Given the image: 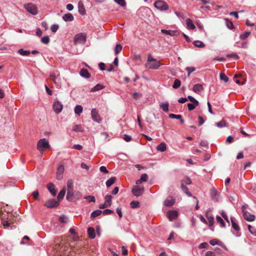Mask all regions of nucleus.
I'll use <instances>...</instances> for the list:
<instances>
[{
  "mask_svg": "<svg viewBox=\"0 0 256 256\" xmlns=\"http://www.w3.org/2000/svg\"><path fill=\"white\" fill-rule=\"evenodd\" d=\"M116 178V177H112L110 179L108 180L106 182V186L108 188L115 183Z\"/></svg>",
  "mask_w": 256,
  "mask_h": 256,
  "instance_id": "25",
  "label": "nucleus"
},
{
  "mask_svg": "<svg viewBox=\"0 0 256 256\" xmlns=\"http://www.w3.org/2000/svg\"><path fill=\"white\" fill-rule=\"evenodd\" d=\"M222 216L224 218L229 224V220L226 214L224 212L222 211L221 213Z\"/></svg>",
  "mask_w": 256,
  "mask_h": 256,
  "instance_id": "61",
  "label": "nucleus"
},
{
  "mask_svg": "<svg viewBox=\"0 0 256 256\" xmlns=\"http://www.w3.org/2000/svg\"><path fill=\"white\" fill-rule=\"evenodd\" d=\"M162 34H165L170 36H176L178 35V32L177 30H166L165 29L161 30Z\"/></svg>",
  "mask_w": 256,
  "mask_h": 256,
  "instance_id": "14",
  "label": "nucleus"
},
{
  "mask_svg": "<svg viewBox=\"0 0 256 256\" xmlns=\"http://www.w3.org/2000/svg\"><path fill=\"white\" fill-rule=\"evenodd\" d=\"M18 53L23 56H28L30 54V50H24L22 48L19 49L18 51Z\"/></svg>",
  "mask_w": 256,
  "mask_h": 256,
  "instance_id": "29",
  "label": "nucleus"
},
{
  "mask_svg": "<svg viewBox=\"0 0 256 256\" xmlns=\"http://www.w3.org/2000/svg\"><path fill=\"white\" fill-rule=\"evenodd\" d=\"M122 46L120 44L116 45L114 48V53L116 54H118L122 50Z\"/></svg>",
  "mask_w": 256,
  "mask_h": 256,
  "instance_id": "36",
  "label": "nucleus"
},
{
  "mask_svg": "<svg viewBox=\"0 0 256 256\" xmlns=\"http://www.w3.org/2000/svg\"><path fill=\"white\" fill-rule=\"evenodd\" d=\"M245 206H242V211L243 212V215L244 218L248 221L252 222L255 220V216L253 214H251L250 213L245 212Z\"/></svg>",
  "mask_w": 256,
  "mask_h": 256,
  "instance_id": "9",
  "label": "nucleus"
},
{
  "mask_svg": "<svg viewBox=\"0 0 256 256\" xmlns=\"http://www.w3.org/2000/svg\"><path fill=\"white\" fill-rule=\"evenodd\" d=\"M204 89L203 86L201 84H196L193 87V90L195 92H199L202 90Z\"/></svg>",
  "mask_w": 256,
  "mask_h": 256,
  "instance_id": "23",
  "label": "nucleus"
},
{
  "mask_svg": "<svg viewBox=\"0 0 256 256\" xmlns=\"http://www.w3.org/2000/svg\"><path fill=\"white\" fill-rule=\"evenodd\" d=\"M230 220H231L232 228L234 230H236V231H238L240 230V228L239 226L237 223V221L235 219V218L234 217L230 218Z\"/></svg>",
  "mask_w": 256,
  "mask_h": 256,
  "instance_id": "17",
  "label": "nucleus"
},
{
  "mask_svg": "<svg viewBox=\"0 0 256 256\" xmlns=\"http://www.w3.org/2000/svg\"><path fill=\"white\" fill-rule=\"evenodd\" d=\"M86 39V34L80 32L76 34L74 38V44H85Z\"/></svg>",
  "mask_w": 256,
  "mask_h": 256,
  "instance_id": "4",
  "label": "nucleus"
},
{
  "mask_svg": "<svg viewBox=\"0 0 256 256\" xmlns=\"http://www.w3.org/2000/svg\"><path fill=\"white\" fill-rule=\"evenodd\" d=\"M220 243V241L216 238L212 239L210 241V244L212 246H215L216 244L219 245Z\"/></svg>",
  "mask_w": 256,
  "mask_h": 256,
  "instance_id": "45",
  "label": "nucleus"
},
{
  "mask_svg": "<svg viewBox=\"0 0 256 256\" xmlns=\"http://www.w3.org/2000/svg\"><path fill=\"white\" fill-rule=\"evenodd\" d=\"M169 104L168 102L161 103L160 104V108L164 112H168Z\"/></svg>",
  "mask_w": 256,
  "mask_h": 256,
  "instance_id": "24",
  "label": "nucleus"
},
{
  "mask_svg": "<svg viewBox=\"0 0 256 256\" xmlns=\"http://www.w3.org/2000/svg\"><path fill=\"white\" fill-rule=\"evenodd\" d=\"M80 74L81 76L86 78H88L90 76V74L88 72V70L84 68H82L80 70Z\"/></svg>",
  "mask_w": 256,
  "mask_h": 256,
  "instance_id": "15",
  "label": "nucleus"
},
{
  "mask_svg": "<svg viewBox=\"0 0 256 256\" xmlns=\"http://www.w3.org/2000/svg\"><path fill=\"white\" fill-rule=\"evenodd\" d=\"M24 8L28 12L32 14H36L38 13L36 6L32 4H28L24 6Z\"/></svg>",
  "mask_w": 256,
  "mask_h": 256,
  "instance_id": "6",
  "label": "nucleus"
},
{
  "mask_svg": "<svg viewBox=\"0 0 256 256\" xmlns=\"http://www.w3.org/2000/svg\"><path fill=\"white\" fill-rule=\"evenodd\" d=\"M88 237L92 239H94L96 236L95 230L92 227H90L88 230Z\"/></svg>",
  "mask_w": 256,
  "mask_h": 256,
  "instance_id": "20",
  "label": "nucleus"
},
{
  "mask_svg": "<svg viewBox=\"0 0 256 256\" xmlns=\"http://www.w3.org/2000/svg\"><path fill=\"white\" fill-rule=\"evenodd\" d=\"M37 149L41 154H42L44 150L50 148L48 141L45 138L40 139L36 146Z\"/></svg>",
  "mask_w": 256,
  "mask_h": 256,
  "instance_id": "2",
  "label": "nucleus"
},
{
  "mask_svg": "<svg viewBox=\"0 0 256 256\" xmlns=\"http://www.w3.org/2000/svg\"><path fill=\"white\" fill-rule=\"evenodd\" d=\"M100 170L101 172H102L104 174H108V171L104 166H101L100 168Z\"/></svg>",
  "mask_w": 256,
  "mask_h": 256,
  "instance_id": "60",
  "label": "nucleus"
},
{
  "mask_svg": "<svg viewBox=\"0 0 256 256\" xmlns=\"http://www.w3.org/2000/svg\"><path fill=\"white\" fill-rule=\"evenodd\" d=\"M78 6L79 13L82 15L84 14L86 10L84 4L81 2H79Z\"/></svg>",
  "mask_w": 256,
  "mask_h": 256,
  "instance_id": "28",
  "label": "nucleus"
},
{
  "mask_svg": "<svg viewBox=\"0 0 256 256\" xmlns=\"http://www.w3.org/2000/svg\"><path fill=\"white\" fill-rule=\"evenodd\" d=\"M169 118H171L179 119L180 120V122H181V123L182 124L184 122V120L182 118V116L180 115H179V114L176 115V114H170L169 115Z\"/></svg>",
  "mask_w": 256,
  "mask_h": 256,
  "instance_id": "30",
  "label": "nucleus"
},
{
  "mask_svg": "<svg viewBox=\"0 0 256 256\" xmlns=\"http://www.w3.org/2000/svg\"><path fill=\"white\" fill-rule=\"evenodd\" d=\"M216 125L217 127L222 128L225 127L226 126V122L225 120H222L221 121H220L218 122H216Z\"/></svg>",
  "mask_w": 256,
  "mask_h": 256,
  "instance_id": "37",
  "label": "nucleus"
},
{
  "mask_svg": "<svg viewBox=\"0 0 256 256\" xmlns=\"http://www.w3.org/2000/svg\"><path fill=\"white\" fill-rule=\"evenodd\" d=\"M208 246V244L207 242H202L200 244L199 246L200 248H207Z\"/></svg>",
  "mask_w": 256,
  "mask_h": 256,
  "instance_id": "62",
  "label": "nucleus"
},
{
  "mask_svg": "<svg viewBox=\"0 0 256 256\" xmlns=\"http://www.w3.org/2000/svg\"><path fill=\"white\" fill-rule=\"evenodd\" d=\"M102 212L101 210H97L92 212L90 214V217L92 218H94L98 216H100Z\"/></svg>",
  "mask_w": 256,
  "mask_h": 256,
  "instance_id": "34",
  "label": "nucleus"
},
{
  "mask_svg": "<svg viewBox=\"0 0 256 256\" xmlns=\"http://www.w3.org/2000/svg\"><path fill=\"white\" fill-rule=\"evenodd\" d=\"M92 118L94 122L98 123H100L102 120L98 113H92Z\"/></svg>",
  "mask_w": 256,
  "mask_h": 256,
  "instance_id": "21",
  "label": "nucleus"
},
{
  "mask_svg": "<svg viewBox=\"0 0 256 256\" xmlns=\"http://www.w3.org/2000/svg\"><path fill=\"white\" fill-rule=\"evenodd\" d=\"M180 81L178 79H176L172 85V88L174 89L178 88L180 86Z\"/></svg>",
  "mask_w": 256,
  "mask_h": 256,
  "instance_id": "40",
  "label": "nucleus"
},
{
  "mask_svg": "<svg viewBox=\"0 0 256 256\" xmlns=\"http://www.w3.org/2000/svg\"><path fill=\"white\" fill-rule=\"evenodd\" d=\"M175 202V200L171 196L168 197L164 201V205L166 206H172Z\"/></svg>",
  "mask_w": 256,
  "mask_h": 256,
  "instance_id": "13",
  "label": "nucleus"
},
{
  "mask_svg": "<svg viewBox=\"0 0 256 256\" xmlns=\"http://www.w3.org/2000/svg\"><path fill=\"white\" fill-rule=\"evenodd\" d=\"M216 220L218 222H219L222 227L224 228L225 227V223L223 220L220 216H216Z\"/></svg>",
  "mask_w": 256,
  "mask_h": 256,
  "instance_id": "43",
  "label": "nucleus"
},
{
  "mask_svg": "<svg viewBox=\"0 0 256 256\" xmlns=\"http://www.w3.org/2000/svg\"><path fill=\"white\" fill-rule=\"evenodd\" d=\"M191 183H192L191 180L189 178H188V177L184 178L182 180V184H184H184L189 185V184H190Z\"/></svg>",
  "mask_w": 256,
  "mask_h": 256,
  "instance_id": "41",
  "label": "nucleus"
},
{
  "mask_svg": "<svg viewBox=\"0 0 256 256\" xmlns=\"http://www.w3.org/2000/svg\"><path fill=\"white\" fill-rule=\"evenodd\" d=\"M114 2L122 6H126L125 0H114Z\"/></svg>",
  "mask_w": 256,
  "mask_h": 256,
  "instance_id": "55",
  "label": "nucleus"
},
{
  "mask_svg": "<svg viewBox=\"0 0 256 256\" xmlns=\"http://www.w3.org/2000/svg\"><path fill=\"white\" fill-rule=\"evenodd\" d=\"M198 120L199 126L202 125L205 122V120L204 119V118L200 116H198Z\"/></svg>",
  "mask_w": 256,
  "mask_h": 256,
  "instance_id": "63",
  "label": "nucleus"
},
{
  "mask_svg": "<svg viewBox=\"0 0 256 256\" xmlns=\"http://www.w3.org/2000/svg\"><path fill=\"white\" fill-rule=\"evenodd\" d=\"M130 206L132 208H138L140 206V202L138 201H132L130 203Z\"/></svg>",
  "mask_w": 256,
  "mask_h": 256,
  "instance_id": "38",
  "label": "nucleus"
},
{
  "mask_svg": "<svg viewBox=\"0 0 256 256\" xmlns=\"http://www.w3.org/2000/svg\"><path fill=\"white\" fill-rule=\"evenodd\" d=\"M140 179L142 181V182H147L148 180V176L147 174H142L140 176Z\"/></svg>",
  "mask_w": 256,
  "mask_h": 256,
  "instance_id": "53",
  "label": "nucleus"
},
{
  "mask_svg": "<svg viewBox=\"0 0 256 256\" xmlns=\"http://www.w3.org/2000/svg\"><path fill=\"white\" fill-rule=\"evenodd\" d=\"M248 229L250 232L254 236H256V228L250 225L248 226Z\"/></svg>",
  "mask_w": 256,
  "mask_h": 256,
  "instance_id": "42",
  "label": "nucleus"
},
{
  "mask_svg": "<svg viewBox=\"0 0 256 256\" xmlns=\"http://www.w3.org/2000/svg\"><path fill=\"white\" fill-rule=\"evenodd\" d=\"M104 88V86L100 84H97L96 86H95L94 88H92L91 90V92H96L100 90H101L103 89Z\"/></svg>",
  "mask_w": 256,
  "mask_h": 256,
  "instance_id": "32",
  "label": "nucleus"
},
{
  "mask_svg": "<svg viewBox=\"0 0 256 256\" xmlns=\"http://www.w3.org/2000/svg\"><path fill=\"white\" fill-rule=\"evenodd\" d=\"M72 190H68L67 195H66L67 199H68L69 198L74 196V194H73Z\"/></svg>",
  "mask_w": 256,
  "mask_h": 256,
  "instance_id": "56",
  "label": "nucleus"
},
{
  "mask_svg": "<svg viewBox=\"0 0 256 256\" xmlns=\"http://www.w3.org/2000/svg\"><path fill=\"white\" fill-rule=\"evenodd\" d=\"M112 197L110 195H106L104 197L105 203L107 206H110L112 204Z\"/></svg>",
  "mask_w": 256,
  "mask_h": 256,
  "instance_id": "27",
  "label": "nucleus"
},
{
  "mask_svg": "<svg viewBox=\"0 0 256 256\" xmlns=\"http://www.w3.org/2000/svg\"><path fill=\"white\" fill-rule=\"evenodd\" d=\"M82 106L80 105H76L74 109V112H82Z\"/></svg>",
  "mask_w": 256,
  "mask_h": 256,
  "instance_id": "52",
  "label": "nucleus"
},
{
  "mask_svg": "<svg viewBox=\"0 0 256 256\" xmlns=\"http://www.w3.org/2000/svg\"><path fill=\"white\" fill-rule=\"evenodd\" d=\"M67 221V218L64 216H62L60 217V222L62 223H65Z\"/></svg>",
  "mask_w": 256,
  "mask_h": 256,
  "instance_id": "59",
  "label": "nucleus"
},
{
  "mask_svg": "<svg viewBox=\"0 0 256 256\" xmlns=\"http://www.w3.org/2000/svg\"><path fill=\"white\" fill-rule=\"evenodd\" d=\"M144 192V188H138L137 186H134L132 189V192L133 194L136 196H142Z\"/></svg>",
  "mask_w": 256,
  "mask_h": 256,
  "instance_id": "10",
  "label": "nucleus"
},
{
  "mask_svg": "<svg viewBox=\"0 0 256 256\" xmlns=\"http://www.w3.org/2000/svg\"><path fill=\"white\" fill-rule=\"evenodd\" d=\"M156 149L158 151L164 152L166 149V145L164 142H162L160 143V144L157 146Z\"/></svg>",
  "mask_w": 256,
  "mask_h": 256,
  "instance_id": "22",
  "label": "nucleus"
},
{
  "mask_svg": "<svg viewBox=\"0 0 256 256\" xmlns=\"http://www.w3.org/2000/svg\"><path fill=\"white\" fill-rule=\"evenodd\" d=\"M154 7L159 10L164 11L168 8V6L162 0H158L154 3Z\"/></svg>",
  "mask_w": 256,
  "mask_h": 256,
  "instance_id": "5",
  "label": "nucleus"
},
{
  "mask_svg": "<svg viewBox=\"0 0 256 256\" xmlns=\"http://www.w3.org/2000/svg\"><path fill=\"white\" fill-rule=\"evenodd\" d=\"M220 79L222 80H223L224 81V82H228V76L224 73H221L220 74Z\"/></svg>",
  "mask_w": 256,
  "mask_h": 256,
  "instance_id": "49",
  "label": "nucleus"
},
{
  "mask_svg": "<svg viewBox=\"0 0 256 256\" xmlns=\"http://www.w3.org/2000/svg\"><path fill=\"white\" fill-rule=\"evenodd\" d=\"M181 188L183 192L188 196H192V194L188 191V188L184 185V184H181Z\"/></svg>",
  "mask_w": 256,
  "mask_h": 256,
  "instance_id": "31",
  "label": "nucleus"
},
{
  "mask_svg": "<svg viewBox=\"0 0 256 256\" xmlns=\"http://www.w3.org/2000/svg\"><path fill=\"white\" fill-rule=\"evenodd\" d=\"M59 204L60 202L58 200L50 199L46 202L44 205L48 208H54L57 207Z\"/></svg>",
  "mask_w": 256,
  "mask_h": 256,
  "instance_id": "7",
  "label": "nucleus"
},
{
  "mask_svg": "<svg viewBox=\"0 0 256 256\" xmlns=\"http://www.w3.org/2000/svg\"><path fill=\"white\" fill-rule=\"evenodd\" d=\"M74 16L70 13L65 14L62 16V19L65 22H72L74 20Z\"/></svg>",
  "mask_w": 256,
  "mask_h": 256,
  "instance_id": "18",
  "label": "nucleus"
},
{
  "mask_svg": "<svg viewBox=\"0 0 256 256\" xmlns=\"http://www.w3.org/2000/svg\"><path fill=\"white\" fill-rule=\"evenodd\" d=\"M50 78L54 83L57 88H60L62 87L61 79L60 77V73L58 71L53 72L50 74Z\"/></svg>",
  "mask_w": 256,
  "mask_h": 256,
  "instance_id": "3",
  "label": "nucleus"
},
{
  "mask_svg": "<svg viewBox=\"0 0 256 256\" xmlns=\"http://www.w3.org/2000/svg\"><path fill=\"white\" fill-rule=\"evenodd\" d=\"M64 171V165H60L58 168L56 173V178L58 180H61L63 178V174Z\"/></svg>",
  "mask_w": 256,
  "mask_h": 256,
  "instance_id": "8",
  "label": "nucleus"
},
{
  "mask_svg": "<svg viewBox=\"0 0 256 256\" xmlns=\"http://www.w3.org/2000/svg\"><path fill=\"white\" fill-rule=\"evenodd\" d=\"M102 212H103L104 214L108 215V214H113L114 213V211L111 210L106 209V210H104Z\"/></svg>",
  "mask_w": 256,
  "mask_h": 256,
  "instance_id": "57",
  "label": "nucleus"
},
{
  "mask_svg": "<svg viewBox=\"0 0 256 256\" xmlns=\"http://www.w3.org/2000/svg\"><path fill=\"white\" fill-rule=\"evenodd\" d=\"M161 66L160 62L153 58L151 54L148 56L145 66L146 68L152 70H157Z\"/></svg>",
  "mask_w": 256,
  "mask_h": 256,
  "instance_id": "1",
  "label": "nucleus"
},
{
  "mask_svg": "<svg viewBox=\"0 0 256 256\" xmlns=\"http://www.w3.org/2000/svg\"><path fill=\"white\" fill-rule=\"evenodd\" d=\"M62 107V104L58 101L55 102L53 104V108L54 112H61Z\"/></svg>",
  "mask_w": 256,
  "mask_h": 256,
  "instance_id": "12",
  "label": "nucleus"
},
{
  "mask_svg": "<svg viewBox=\"0 0 256 256\" xmlns=\"http://www.w3.org/2000/svg\"><path fill=\"white\" fill-rule=\"evenodd\" d=\"M250 34V32L246 31L244 34L240 36V38L242 40H246Z\"/></svg>",
  "mask_w": 256,
  "mask_h": 256,
  "instance_id": "35",
  "label": "nucleus"
},
{
  "mask_svg": "<svg viewBox=\"0 0 256 256\" xmlns=\"http://www.w3.org/2000/svg\"><path fill=\"white\" fill-rule=\"evenodd\" d=\"M41 42L44 44H48L50 42V38L48 36H44L41 38Z\"/></svg>",
  "mask_w": 256,
  "mask_h": 256,
  "instance_id": "50",
  "label": "nucleus"
},
{
  "mask_svg": "<svg viewBox=\"0 0 256 256\" xmlns=\"http://www.w3.org/2000/svg\"><path fill=\"white\" fill-rule=\"evenodd\" d=\"M206 218L210 226H212L214 222V220L213 217L212 216H207Z\"/></svg>",
  "mask_w": 256,
  "mask_h": 256,
  "instance_id": "48",
  "label": "nucleus"
},
{
  "mask_svg": "<svg viewBox=\"0 0 256 256\" xmlns=\"http://www.w3.org/2000/svg\"><path fill=\"white\" fill-rule=\"evenodd\" d=\"M124 139L125 141L128 142L131 140L132 138L130 136L128 135V134H124Z\"/></svg>",
  "mask_w": 256,
  "mask_h": 256,
  "instance_id": "64",
  "label": "nucleus"
},
{
  "mask_svg": "<svg viewBox=\"0 0 256 256\" xmlns=\"http://www.w3.org/2000/svg\"><path fill=\"white\" fill-rule=\"evenodd\" d=\"M226 26L229 29L232 30L234 28V24L232 22L229 20L228 18L226 19Z\"/></svg>",
  "mask_w": 256,
  "mask_h": 256,
  "instance_id": "44",
  "label": "nucleus"
},
{
  "mask_svg": "<svg viewBox=\"0 0 256 256\" xmlns=\"http://www.w3.org/2000/svg\"><path fill=\"white\" fill-rule=\"evenodd\" d=\"M66 190L65 188L62 189L58 193V200L60 202L64 197L66 194Z\"/></svg>",
  "mask_w": 256,
  "mask_h": 256,
  "instance_id": "26",
  "label": "nucleus"
},
{
  "mask_svg": "<svg viewBox=\"0 0 256 256\" xmlns=\"http://www.w3.org/2000/svg\"><path fill=\"white\" fill-rule=\"evenodd\" d=\"M84 198L88 202H95L96 201L94 196H85Z\"/></svg>",
  "mask_w": 256,
  "mask_h": 256,
  "instance_id": "46",
  "label": "nucleus"
},
{
  "mask_svg": "<svg viewBox=\"0 0 256 256\" xmlns=\"http://www.w3.org/2000/svg\"><path fill=\"white\" fill-rule=\"evenodd\" d=\"M186 24L188 29L193 30L196 28V26L194 24L192 20L190 18L186 19Z\"/></svg>",
  "mask_w": 256,
  "mask_h": 256,
  "instance_id": "19",
  "label": "nucleus"
},
{
  "mask_svg": "<svg viewBox=\"0 0 256 256\" xmlns=\"http://www.w3.org/2000/svg\"><path fill=\"white\" fill-rule=\"evenodd\" d=\"M72 130L76 132H80L82 131V126L80 125H75L73 127Z\"/></svg>",
  "mask_w": 256,
  "mask_h": 256,
  "instance_id": "47",
  "label": "nucleus"
},
{
  "mask_svg": "<svg viewBox=\"0 0 256 256\" xmlns=\"http://www.w3.org/2000/svg\"><path fill=\"white\" fill-rule=\"evenodd\" d=\"M178 212L176 210H169L167 214V216L170 221H172L177 218Z\"/></svg>",
  "mask_w": 256,
  "mask_h": 256,
  "instance_id": "11",
  "label": "nucleus"
},
{
  "mask_svg": "<svg viewBox=\"0 0 256 256\" xmlns=\"http://www.w3.org/2000/svg\"><path fill=\"white\" fill-rule=\"evenodd\" d=\"M67 187L68 190H73V183L72 180H70L68 181Z\"/></svg>",
  "mask_w": 256,
  "mask_h": 256,
  "instance_id": "51",
  "label": "nucleus"
},
{
  "mask_svg": "<svg viewBox=\"0 0 256 256\" xmlns=\"http://www.w3.org/2000/svg\"><path fill=\"white\" fill-rule=\"evenodd\" d=\"M47 188L53 196H56V190L55 189V187L54 184L52 183L49 184L47 186Z\"/></svg>",
  "mask_w": 256,
  "mask_h": 256,
  "instance_id": "16",
  "label": "nucleus"
},
{
  "mask_svg": "<svg viewBox=\"0 0 256 256\" xmlns=\"http://www.w3.org/2000/svg\"><path fill=\"white\" fill-rule=\"evenodd\" d=\"M186 70L188 72V76H190V74L194 72L196 70V68L194 67H186Z\"/></svg>",
  "mask_w": 256,
  "mask_h": 256,
  "instance_id": "54",
  "label": "nucleus"
},
{
  "mask_svg": "<svg viewBox=\"0 0 256 256\" xmlns=\"http://www.w3.org/2000/svg\"><path fill=\"white\" fill-rule=\"evenodd\" d=\"M58 26L57 24H53L50 28L51 30L54 32H56L58 30Z\"/></svg>",
  "mask_w": 256,
  "mask_h": 256,
  "instance_id": "58",
  "label": "nucleus"
},
{
  "mask_svg": "<svg viewBox=\"0 0 256 256\" xmlns=\"http://www.w3.org/2000/svg\"><path fill=\"white\" fill-rule=\"evenodd\" d=\"M188 108L189 110H193L196 106L198 105V103L192 102L188 104Z\"/></svg>",
  "mask_w": 256,
  "mask_h": 256,
  "instance_id": "39",
  "label": "nucleus"
},
{
  "mask_svg": "<svg viewBox=\"0 0 256 256\" xmlns=\"http://www.w3.org/2000/svg\"><path fill=\"white\" fill-rule=\"evenodd\" d=\"M194 45L198 48H204L205 44L200 40H195L193 42Z\"/></svg>",
  "mask_w": 256,
  "mask_h": 256,
  "instance_id": "33",
  "label": "nucleus"
}]
</instances>
